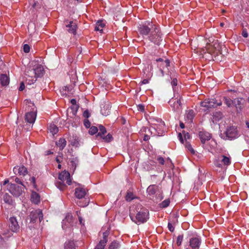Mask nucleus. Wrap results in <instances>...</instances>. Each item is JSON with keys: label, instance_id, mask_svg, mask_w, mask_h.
<instances>
[{"label": "nucleus", "instance_id": "obj_29", "mask_svg": "<svg viewBox=\"0 0 249 249\" xmlns=\"http://www.w3.org/2000/svg\"><path fill=\"white\" fill-rule=\"evenodd\" d=\"M0 81L2 86H6L9 84V78L6 74L1 75Z\"/></svg>", "mask_w": 249, "mask_h": 249}, {"label": "nucleus", "instance_id": "obj_47", "mask_svg": "<svg viewBox=\"0 0 249 249\" xmlns=\"http://www.w3.org/2000/svg\"><path fill=\"white\" fill-rule=\"evenodd\" d=\"M70 74L71 75V79H72V80H73V82L74 83H76V81L75 80V77L77 78L76 71H71L70 72Z\"/></svg>", "mask_w": 249, "mask_h": 249}, {"label": "nucleus", "instance_id": "obj_59", "mask_svg": "<svg viewBox=\"0 0 249 249\" xmlns=\"http://www.w3.org/2000/svg\"><path fill=\"white\" fill-rule=\"evenodd\" d=\"M81 100V102L82 101L85 104V105L84 106V107H86L87 106V104L88 103V100L84 97H82Z\"/></svg>", "mask_w": 249, "mask_h": 249}, {"label": "nucleus", "instance_id": "obj_23", "mask_svg": "<svg viewBox=\"0 0 249 249\" xmlns=\"http://www.w3.org/2000/svg\"><path fill=\"white\" fill-rule=\"evenodd\" d=\"M156 61L158 63L157 65H161L164 67V68L165 67L168 68L170 66V61L168 59H166L164 60L162 58H160L156 59Z\"/></svg>", "mask_w": 249, "mask_h": 249}, {"label": "nucleus", "instance_id": "obj_43", "mask_svg": "<svg viewBox=\"0 0 249 249\" xmlns=\"http://www.w3.org/2000/svg\"><path fill=\"white\" fill-rule=\"evenodd\" d=\"M170 200L169 199H165L163 200L160 204V208H166L168 207L169 205L170 204Z\"/></svg>", "mask_w": 249, "mask_h": 249}, {"label": "nucleus", "instance_id": "obj_64", "mask_svg": "<svg viewBox=\"0 0 249 249\" xmlns=\"http://www.w3.org/2000/svg\"><path fill=\"white\" fill-rule=\"evenodd\" d=\"M150 137L148 135H145L143 137V140L145 141H148Z\"/></svg>", "mask_w": 249, "mask_h": 249}, {"label": "nucleus", "instance_id": "obj_8", "mask_svg": "<svg viewBox=\"0 0 249 249\" xmlns=\"http://www.w3.org/2000/svg\"><path fill=\"white\" fill-rule=\"evenodd\" d=\"M202 107H206L207 109L214 108L222 105V102H217L215 99H207L200 103Z\"/></svg>", "mask_w": 249, "mask_h": 249}, {"label": "nucleus", "instance_id": "obj_2", "mask_svg": "<svg viewBox=\"0 0 249 249\" xmlns=\"http://www.w3.org/2000/svg\"><path fill=\"white\" fill-rule=\"evenodd\" d=\"M71 103L72 106L67 109V117L69 123L71 124L69 126L70 137L69 141L71 145L75 146H78V140L77 138V112L78 107L76 106V100L74 99H71Z\"/></svg>", "mask_w": 249, "mask_h": 249}, {"label": "nucleus", "instance_id": "obj_60", "mask_svg": "<svg viewBox=\"0 0 249 249\" xmlns=\"http://www.w3.org/2000/svg\"><path fill=\"white\" fill-rule=\"evenodd\" d=\"M25 88V85H24V84L23 82H22L21 83H20V87L18 89V90L19 91H22Z\"/></svg>", "mask_w": 249, "mask_h": 249}, {"label": "nucleus", "instance_id": "obj_10", "mask_svg": "<svg viewBox=\"0 0 249 249\" xmlns=\"http://www.w3.org/2000/svg\"><path fill=\"white\" fill-rule=\"evenodd\" d=\"M219 160H221V162L223 164V165L226 166H228L231 163V158L230 157H227L225 155H221L218 157V159H214L213 162L214 165L217 167H222V164L220 163Z\"/></svg>", "mask_w": 249, "mask_h": 249}, {"label": "nucleus", "instance_id": "obj_12", "mask_svg": "<svg viewBox=\"0 0 249 249\" xmlns=\"http://www.w3.org/2000/svg\"><path fill=\"white\" fill-rule=\"evenodd\" d=\"M201 243V239L198 236L192 237L189 239V246L192 249H199Z\"/></svg>", "mask_w": 249, "mask_h": 249}, {"label": "nucleus", "instance_id": "obj_61", "mask_svg": "<svg viewBox=\"0 0 249 249\" xmlns=\"http://www.w3.org/2000/svg\"><path fill=\"white\" fill-rule=\"evenodd\" d=\"M15 182H16L17 183H18V184H20L22 185V186H23V185H24L23 184H22V182H21V181L20 180L19 178H18L16 177L15 179Z\"/></svg>", "mask_w": 249, "mask_h": 249}, {"label": "nucleus", "instance_id": "obj_17", "mask_svg": "<svg viewBox=\"0 0 249 249\" xmlns=\"http://www.w3.org/2000/svg\"><path fill=\"white\" fill-rule=\"evenodd\" d=\"M169 104L172 107L173 109L175 111H179L181 108V103L180 99H178L175 101L174 99H172L169 101Z\"/></svg>", "mask_w": 249, "mask_h": 249}, {"label": "nucleus", "instance_id": "obj_22", "mask_svg": "<svg viewBox=\"0 0 249 249\" xmlns=\"http://www.w3.org/2000/svg\"><path fill=\"white\" fill-rule=\"evenodd\" d=\"M199 137L202 143H205L206 141L210 140L212 137L211 135L206 131H200Z\"/></svg>", "mask_w": 249, "mask_h": 249}, {"label": "nucleus", "instance_id": "obj_42", "mask_svg": "<svg viewBox=\"0 0 249 249\" xmlns=\"http://www.w3.org/2000/svg\"><path fill=\"white\" fill-rule=\"evenodd\" d=\"M4 201L8 204H11L12 202L11 196L8 194H5L3 196Z\"/></svg>", "mask_w": 249, "mask_h": 249}, {"label": "nucleus", "instance_id": "obj_16", "mask_svg": "<svg viewBox=\"0 0 249 249\" xmlns=\"http://www.w3.org/2000/svg\"><path fill=\"white\" fill-rule=\"evenodd\" d=\"M108 235L109 232L108 231L104 232L103 233L102 239H101L94 249H104L107 242V237Z\"/></svg>", "mask_w": 249, "mask_h": 249}, {"label": "nucleus", "instance_id": "obj_19", "mask_svg": "<svg viewBox=\"0 0 249 249\" xmlns=\"http://www.w3.org/2000/svg\"><path fill=\"white\" fill-rule=\"evenodd\" d=\"M13 171L15 174L22 176H25L28 173L27 168L24 166L15 167Z\"/></svg>", "mask_w": 249, "mask_h": 249}, {"label": "nucleus", "instance_id": "obj_39", "mask_svg": "<svg viewBox=\"0 0 249 249\" xmlns=\"http://www.w3.org/2000/svg\"><path fill=\"white\" fill-rule=\"evenodd\" d=\"M135 198L134 194L133 193L128 192L125 196V199L127 201H131L132 200Z\"/></svg>", "mask_w": 249, "mask_h": 249}, {"label": "nucleus", "instance_id": "obj_7", "mask_svg": "<svg viewBox=\"0 0 249 249\" xmlns=\"http://www.w3.org/2000/svg\"><path fill=\"white\" fill-rule=\"evenodd\" d=\"M25 186H18L15 184L10 183L7 185V189L13 195L16 196H20L24 191Z\"/></svg>", "mask_w": 249, "mask_h": 249}, {"label": "nucleus", "instance_id": "obj_35", "mask_svg": "<svg viewBox=\"0 0 249 249\" xmlns=\"http://www.w3.org/2000/svg\"><path fill=\"white\" fill-rule=\"evenodd\" d=\"M224 100L225 104L229 107L234 105V100H232L229 98L224 97Z\"/></svg>", "mask_w": 249, "mask_h": 249}, {"label": "nucleus", "instance_id": "obj_37", "mask_svg": "<svg viewBox=\"0 0 249 249\" xmlns=\"http://www.w3.org/2000/svg\"><path fill=\"white\" fill-rule=\"evenodd\" d=\"M101 138L106 142H111L112 139L113 137L112 135L108 133L106 136H104V135L102 136V137H101Z\"/></svg>", "mask_w": 249, "mask_h": 249}, {"label": "nucleus", "instance_id": "obj_1", "mask_svg": "<svg viewBox=\"0 0 249 249\" xmlns=\"http://www.w3.org/2000/svg\"><path fill=\"white\" fill-rule=\"evenodd\" d=\"M139 33L156 45H160L163 40V35L159 26L146 21L138 27Z\"/></svg>", "mask_w": 249, "mask_h": 249}, {"label": "nucleus", "instance_id": "obj_4", "mask_svg": "<svg viewBox=\"0 0 249 249\" xmlns=\"http://www.w3.org/2000/svg\"><path fill=\"white\" fill-rule=\"evenodd\" d=\"M89 202L88 189L84 185L79 183V206L86 207Z\"/></svg>", "mask_w": 249, "mask_h": 249}, {"label": "nucleus", "instance_id": "obj_5", "mask_svg": "<svg viewBox=\"0 0 249 249\" xmlns=\"http://www.w3.org/2000/svg\"><path fill=\"white\" fill-rule=\"evenodd\" d=\"M44 73L43 67L40 64H36L32 68H29L26 72L27 76L36 77V78L41 77Z\"/></svg>", "mask_w": 249, "mask_h": 249}, {"label": "nucleus", "instance_id": "obj_31", "mask_svg": "<svg viewBox=\"0 0 249 249\" xmlns=\"http://www.w3.org/2000/svg\"><path fill=\"white\" fill-rule=\"evenodd\" d=\"M99 130L100 132L97 133L96 135V137L98 138V137H102L103 135H104L107 132L106 128L102 125H99Z\"/></svg>", "mask_w": 249, "mask_h": 249}, {"label": "nucleus", "instance_id": "obj_63", "mask_svg": "<svg viewBox=\"0 0 249 249\" xmlns=\"http://www.w3.org/2000/svg\"><path fill=\"white\" fill-rule=\"evenodd\" d=\"M148 82H149V80L148 79H143L141 82V85H142V84H148Z\"/></svg>", "mask_w": 249, "mask_h": 249}, {"label": "nucleus", "instance_id": "obj_26", "mask_svg": "<svg viewBox=\"0 0 249 249\" xmlns=\"http://www.w3.org/2000/svg\"><path fill=\"white\" fill-rule=\"evenodd\" d=\"M223 115L221 112H216L213 115L212 121L213 123H217L222 118Z\"/></svg>", "mask_w": 249, "mask_h": 249}, {"label": "nucleus", "instance_id": "obj_55", "mask_svg": "<svg viewBox=\"0 0 249 249\" xmlns=\"http://www.w3.org/2000/svg\"><path fill=\"white\" fill-rule=\"evenodd\" d=\"M168 230L171 232H173L174 231V229H175L174 227L172 225V224L170 222H168Z\"/></svg>", "mask_w": 249, "mask_h": 249}, {"label": "nucleus", "instance_id": "obj_34", "mask_svg": "<svg viewBox=\"0 0 249 249\" xmlns=\"http://www.w3.org/2000/svg\"><path fill=\"white\" fill-rule=\"evenodd\" d=\"M79 224L81 225L80 231L82 233H85L86 230V227L83 222V219L81 217H79Z\"/></svg>", "mask_w": 249, "mask_h": 249}, {"label": "nucleus", "instance_id": "obj_49", "mask_svg": "<svg viewBox=\"0 0 249 249\" xmlns=\"http://www.w3.org/2000/svg\"><path fill=\"white\" fill-rule=\"evenodd\" d=\"M84 125V126L88 128H89L90 126V122L89 121L88 119H85L83 121Z\"/></svg>", "mask_w": 249, "mask_h": 249}, {"label": "nucleus", "instance_id": "obj_27", "mask_svg": "<svg viewBox=\"0 0 249 249\" xmlns=\"http://www.w3.org/2000/svg\"><path fill=\"white\" fill-rule=\"evenodd\" d=\"M66 141L65 139L60 138L58 142H56V145L59 147L60 150H62L66 145Z\"/></svg>", "mask_w": 249, "mask_h": 249}, {"label": "nucleus", "instance_id": "obj_56", "mask_svg": "<svg viewBox=\"0 0 249 249\" xmlns=\"http://www.w3.org/2000/svg\"><path fill=\"white\" fill-rule=\"evenodd\" d=\"M183 133L184 134V139L186 141V142L187 141V140L188 139H190V135L189 134V133H188V132L185 133V131H183Z\"/></svg>", "mask_w": 249, "mask_h": 249}, {"label": "nucleus", "instance_id": "obj_20", "mask_svg": "<svg viewBox=\"0 0 249 249\" xmlns=\"http://www.w3.org/2000/svg\"><path fill=\"white\" fill-rule=\"evenodd\" d=\"M66 27L68 28L67 31L69 33L76 35L77 25L75 22L70 21L69 24L66 25Z\"/></svg>", "mask_w": 249, "mask_h": 249}, {"label": "nucleus", "instance_id": "obj_44", "mask_svg": "<svg viewBox=\"0 0 249 249\" xmlns=\"http://www.w3.org/2000/svg\"><path fill=\"white\" fill-rule=\"evenodd\" d=\"M185 147L187 148V149L192 153V154H195V151L192 148L191 144L189 142L186 141L185 142Z\"/></svg>", "mask_w": 249, "mask_h": 249}, {"label": "nucleus", "instance_id": "obj_28", "mask_svg": "<svg viewBox=\"0 0 249 249\" xmlns=\"http://www.w3.org/2000/svg\"><path fill=\"white\" fill-rule=\"evenodd\" d=\"M105 25V24L102 21L99 20L96 23L94 30L96 31H100L101 32L103 31V29Z\"/></svg>", "mask_w": 249, "mask_h": 249}, {"label": "nucleus", "instance_id": "obj_48", "mask_svg": "<svg viewBox=\"0 0 249 249\" xmlns=\"http://www.w3.org/2000/svg\"><path fill=\"white\" fill-rule=\"evenodd\" d=\"M90 113L88 109H86L83 113V116L85 118V119H88L90 116Z\"/></svg>", "mask_w": 249, "mask_h": 249}, {"label": "nucleus", "instance_id": "obj_13", "mask_svg": "<svg viewBox=\"0 0 249 249\" xmlns=\"http://www.w3.org/2000/svg\"><path fill=\"white\" fill-rule=\"evenodd\" d=\"M101 113L105 116L108 115L110 112V103L109 101H103L101 104Z\"/></svg>", "mask_w": 249, "mask_h": 249}, {"label": "nucleus", "instance_id": "obj_3", "mask_svg": "<svg viewBox=\"0 0 249 249\" xmlns=\"http://www.w3.org/2000/svg\"><path fill=\"white\" fill-rule=\"evenodd\" d=\"M136 212V214L131 212L129 213L130 217L133 222L140 224L147 221L149 218V211L147 209L139 205L137 206Z\"/></svg>", "mask_w": 249, "mask_h": 249}, {"label": "nucleus", "instance_id": "obj_46", "mask_svg": "<svg viewBox=\"0 0 249 249\" xmlns=\"http://www.w3.org/2000/svg\"><path fill=\"white\" fill-rule=\"evenodd\" d=\"M183 238V234L179 235L177 237V244L178 246H180L181 245L182 240Z\"/></svg>", "mask_w": 249, "mask_h": 249}, {"label": "nucleus", "instance_id": "obj_9", "mask_svg": "<svg viewBox=\"0 0 249 249\" xmlns=\"http://www.w3.org/2000/svg\"><path fill=\"white\" fill-rule=\"evenodd\" d=\"M226 139L232 140L238 138L240 136L239 132L236 127L230 126L228 127L225 132Z\"/></svg>", "mask_w": 249, "mask_h": 249}, {"label": "nucleus", "instance_id": "obj_40", "mask_svg": "<svg viewBox=\"0 0 249 249\" xmlns=\"http://www.w3.org/2000/svg\"><path fill=\"white\" fill-rule=\"evenodd\" d=\"M69 90V88L68 87L65 86L63 87L60 89V91L62 96H66L67 95Z\"/></svg>", "mask_w": 249, "mask_h": 249}, {"label": "nucleus", "instance_id": "obj_62", "mask_svg": "<svg viewBox=\"0 0 249 249\" xmlns=\"http://www.w3.org/2000/svg\"><path fill=\"white\" fill-rule=\"evenodd\" d=\"M31 182L33 183V185L34 186H36V178L34 177H32L30 178Z\"/></svg>", "mask_w": 249, "mask_h": 249}, {"label": "nucleus", "instance_id": "obj_6", "mask_svg": "<svg viewBox=\"0 0 249 249\" xmlns=\"http://www.w3.org/2000/svg\"><path fill=\"white\" fill-rule=\"evenodd\" d=\"M58 179L60 180L61 182L56 183V185L60 190L63 189L65 186L64 182L65 181H66V183L69 185H70L71 183L70 174L67 171H64L60 173L58 176Z\"/></svg>", "mask_w": 249, "mask_h": 249}, {"label": "nucleus", "instance_id": "obj_14", "mask_svg": "<svg viewBox=\"0 0 249 249\" xmlns=\"http://www.w3.org/2000/svg\"><path fill=\"white\" fill-rule=\"evenodd\" d=\"M30 217L31 221L33 222H35L37 218L41 222L43 219V214L42 211L38 209L32 211L30 214Z\"/></svg>", "mask_w": 249, "mask_h": 249}, {"label": "nucleus", "instance_id": "obj_53", "mask_svg": "<svg viewBox=\"0 0 249 249\" xmlns=\"http://www.w3.org/2000/svg\"><path fill=\"white\" fill-rule=\"evenodd\" d=\"M241 34L242 36L245 38H247L248 36V33L247 29H243Z\"/></svg>", "mask_w": 249, "mask_h": 249}, {"label": "nucleus", "instance_id": "obj_58", "mask_svg": "<svg viewBox=\"0 0 249 249\" xmlns=\"http://www.w3.org/2000/svg\"><path fill=\"white\" fill-rule=\"evenodd\" d=\"M178 138L179 140V141L182 143H184V140H183V137H182V135L181 134V133H179L178 134Z\"/></svg>", "mask_w": 249, "mask_h": 249}, {"label": "nucleus", "instance_id": "obj_57", "mask_svg": "<svg viewBox=\"0 0 249 249\" xmlns=\"http://www.w3.org/2000/svg\"><path fill=\"white\" fill-rule=\"evenodd\" d=\"M171 85L174 89V87H176L178 85V80L176 78L173 79V80L171 82Z\"/></svg>", "mask_w": 249, "mask_h": 249}, {"label": "nucleus", "instance_id": "obj_18", "mask_svg": "<svg viewBox=\"0 0 249 249\" xmlns=\"http://www.w3.org/2000/svg\"><path fill=\"white\" fill-rule=\"evenodd\" d=\"M73 224V216L71 214H68L65 218L62 221V227L64 230L69 226H72Z\"/></svg>", "mask_w": 249, "mask_h": 249}, {"label": "nucleus", "instance_id": "obj_45", "mask_svg": "<svg viewBox=\"0 0 249 249\" xmlns=\"http://www.w3.org/2000/svg\"><path fill=\"white\" fill-rule=\"evenodd\" d=\"M153 136L158 135L160 136V133L158 132L157 133V129L156 127H151L148 130Z\"/></svg>", "mask_w": 249, "mask_h": 249}, {"label": "nucleus", "instance_id": "obj_36", "mask_svg": "<svg viewBox=\"0 0 249 249\" xmlns=\"http://www.w3.org/2000/svg\"><path fill=\"white\" fill-rule=\"evenodd\" d=\"M65 249H75L74 242L72 241H70L66 243Z\"/></svg>", "mask_w": 249, "mask_h": 249}, {"label": "nucleus", "instance_id": "obj_21", "mask_svg": "<svg viewBox=\"0 0 249 249\" xmlns=\"http://www.w3.org/2000/svg\"><path fill=\"white\" fill-rule=\"evenodd\" d=\"M36 117V112L33 110L32 111L28 112L26 114L25 120L27 122L33 124L35 122Z\"/></svg>", "mask_w": 249, "mask_h": 249}, {"label": "nucleus", "instance_id": "obj_41", "mask_svg": "<svg viewBox=\"0 0 249 249\" xmlns=\"http://www.w3.org/2000/svg\"><path fill=\"white\" fill-rule=\"evenodd\" d=\"M98 129L96 126H92L89 127V133L91 135L95 134L98 132Z\"/></svg>", "mask_w": 249, "mask_h": 249}, {"label": "nucleus", "instance_id": "obj_33", "mask_svg": "<svg viewBox=\"0 0 249 249\" xmlns=\"http://www.w3.org/2000/svg\"><path fill=\"white\" fill-rule=\"evenodd\" d=\"M49 130L53 135L58 132V128L54 124H51L49 127Z\"/></svg>", "mask_w": 249, "mask_h": 249}, {"label": "nucleus", "instance_id": "obj_54", "mask_svg": "<svg viewBox=\"0 0 249 249\" xmlns=\"http://www.w3.org/2000/svg\"><path fill=\"white\" fill-rule=\"evenodd\" d=\"M138 110L141 112L144 111V106L142 104H139L137 106Z\"/></svg>", "mask_w": 249, "mask_h": 249}, {"label": "nucleus", "instance_id": "obj_52", "mask_svg": "<svg viewBox=\"0 0 249 249\" xmlns=\"http://www.w3.org/2000/svg\"><path fill=\"white\" fill-rule=\"evenodd\" d=\"M158 67H159L160 71L161 73L160 76L162 77L164 76V72L163 71L164 67L162 66L161 65L159 66V65H158Z\"/></svg>", "mask_w": 249, "mask_h": 249}, {"label": "nucleus", "instance_id": "obj_30", "mask_svg": "<svg viewBox=\"0 0 249 249\" xmlns=\"http://www.w3.org/2000/svg\"><path fill=\"white\" fill-rule=\"evenodd\" d=\"M120 247V243L117 241L114 240L108 245V249H118Z\"/></svg>", "mask_w": 249, "mask_h": 249}, {"label": "nucleus", "instance_id": "obj_38", "mask_svg": "<svg viewBox=\"0 0 249 249\" xmlns=\"http://www.w3.org/2000/svg\"><path fill=\"white\" fill-rule=\"evenodd\" d=\"M147 192L149 195H153L155 194L156 191L154 185H150L147 189Z\"/></svg>", "mask_w": 249, "mask_h": 249}, {"label": "nucleus", "instance_id": "obj_11", "mask_svg": "<svg viewBox=\"0 0 249 249\" xmlns=\"http://www.w3.org/2000/svg\"><path fill=\"white\" fill-rule=\"evenodd\" d=\"M247 104L246 101L243 98H237L234 100V106L237 113H240Z\"/></svg>", "mask_w": 249, "mask_h": 249}, {"label": "nucleus", "instance_id": "obj_50", "mask_svg": "<svg viewBox=\"0 0 249 249\" xmlns=\"http://www.w3.org/2000/svg\"><path fill=\"white\" fill-rule=\"evenodd\" d=\"M157 160L159 162L160 164L161 165H163L165 162V160L163 158L160 156H158L157 158Z\"/></svg>", "mask_w": 249, "mask_h": 249}, {"label": "nucleus", "instance_id": "obj_32", "mask_svg": "<svg viewBox=\"0 0 249 249\" xmlns=\"http://www.w3.org/2000/svg\"><path fill=\"white\" fill-rule=\"evenodd\" d=\"M26 81L25 83L26 85H31L32 84H33L36 81L37 78L36 77H30V76H27L26 75Z\"/></svg>", "mask_w": 249, "mask_h": 249}, {"label": "nucleus", "instance_id": "obj_51", "mask_svg": "<svg viewBox=\"0 0 249 249\" xmlns=\"http://www.w3.org/2000/svg\"><path fill=\"white\" fill-rule=\"evenodd\" d=\"M30 47L28 44H25L23 46V51L25 53H28L30 52Z\"/></svg>", "mask_w": 249, "mask_h": 249}, {"label": "nucleus", "instance_id": "obj_15", "mask_svg": "<svg viewBox=\"0 0 249 249\" xmlns=\"http://www.w3.org/2000/svg\"><path fill=\"white\" fill-rule=\"evenodd\" d=\"M9 228L11 231L14 232H17L19 231V226L15 217H12L9 218Z\"/></svg>", "mask_w": 249, "mask_h": 249}, {"label": "nucleus", "instance_id": "obj_25", "mask_svg": "<svg viewBox=\"0 0 249 249\" xmlns=\"http://www.w3.org/2000/svg\"><path fill=\"white\" fill-rule=\"evenodd\" d=\"M31 200L35 204H38L40 202V196L36 192H33L31 195Z\"/></svg>", "mask_w": 249, "mask_h": 249}, {"label": "nucleus", "instance_id": "obj_24", "mask_svg": "<svg viewBox=\"0 0 249 249\" xmlns=\"http://www.w3.org/2000/svg\"><path fill=\"white\" fill-rule=\"evenodd\" d=\"M195 113L193 110H189L186 113L185 118V120L187 121L189 123H192L193 122V120L195 117Z\"/></svg>", "mask_w": 249, "mask_h": 249}]
</instances>
